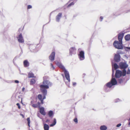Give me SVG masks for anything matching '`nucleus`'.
Instances as JSON below:
<instances>
[{"mask_svg": "<svg viewBox=\"0 0 130 130\" xmlns=\"http://www.w3.org/2000/svg\"><path fill=\"white\" fill-rule=\"evenodd\" d=\"M43 85H41L39 87L40 88L41 92L43 94V96L42 98V95L41 94H39L38 96V98L41 101V104H43V100L46 98L45 96L47 94V92L46 89L49 88V86H51L52 85V83L47 80L43 81Z\"/></svg>", "mask_w": 130, "mask_h": 130, "instance_id": "nucleus-1", "label": "nucleus"}, {"mask_svg": "<svg viewBox=\"0 0 130 130\" xmlns=\"http://www.w3.org/2000/svg\"><path fill=\"white\" fill-rule=\"evenodd\" d=\"M57 64L59 68L63 70L66 78L69 82H70V76L68 71L64 67L61 63L58 62Z\"/></svg>", "mask_w": 130, "mask_h": 130, "instance_id": "nucleus-2", "label": "nucleus"}, {"mask_svg": "<svg viewBox=\"0 0 130 130\" xmlns=\"http://www.w3.org/2000/svg\"><path fill=\"white\" fill-rule=\"evenodd\" d=\"M126 71L125 69L123 70L122 72L120 70H116L115 74V77L116 78H118L122 76H124L126 74Z\"/></svg>", "mask_w": 130, "mask_h": 130, "instance_id": "nucleus-3", "label": "nucleus"}, {"mask_svg": "<svg viewBox=\"0 0 130 130\" xmlns=\"http://www.w3.org/2000/svg\"><path fill=\"white\" fill-rule=\"evenodd\" d=\"M113 44L114 47L116 48L119 49H122L123 48L122 42L115 41Z\"/></svg>", "mask_w": 130, "mask_h": 130, "instance_id": "nucleus-4", "label": "nucleus"}, {"mask_svg": "<svg viewBox=\"0 0 130 130\" xmlns=\"http://www.w3.org/2000/svg\"><path fill=\"white\" fill-rule=\"evenodd\" d=\"M119 65L121 69L125 70L128 67V65L125 62H120L119 63Z\"/></svg>", "mask_w": 130, "mask_h": 130, "instance_id": "nucleus-5", "label": "nucleus"}, {"mask_svg": "<svg viewBox=\"0 0 130 130\" xmlns=\"http://www.w3.org/2000/svg\"><path fill=\"white\" fill-rule=\"evenodd\" d=\"M78 56L80 60H84L85 58L84 52L83 51L80 52Z\"/></svg>", "mask_w": 130, "mask_h": 130, "instance_id": "nucleus-6", "label": "nucleus"}, {"mask_svg": "<svg viewBox=\"0 0 130 130\" xmlns=\"http://www.w3.org/2000/svg\"><path fill=\"white\" fill-rule=\"evenodd\" d=\"M18 39V41L20 43L24 42V40L21 34H20L17 37Z\"/></svg>", "mask_w": 130, "mask_h": 130, "instance_id": "nucleus-7", "label": "nucleus"}, {"mask_svg": "<svg viewBox=\"0 0 130 130\" xmlns=\"http://www.w3.org/2000/svg\"><path fill=\"white\" fill-rule=\"evenodd\" d=\"M55 53L54 52H52L49 57V59L51 61H53L54 60Z\"/></svg>", "mask_w": 130, "mask_h": 130, "instance_id": "nucleus-8", "label": "nucleus"}, {"mask_svg": "<svg viewBox=\"0 0 130 130\" xmlns=\"http://www.w3.org/2000/svg\"><path fill=\"white\" fill-rule=\"evenodd\" d=\"M124 35V33H120L118 34V39L119 41L122 42V39Z\"/></svg>", "mask_w": 130, "mask_h": 130, "instance_id": "nucleus-9", "label": "nucleus"}, {"mask_svg": "<svg viewBox=\"0 0 130 130\" xmlns=\"http://www.w3.org/2000/svg\"><path fill=\"white\" fill-rule=\"evenodd\" d=\"M120 56L119 54H116L115 55L114 60L116 62H118L120 60Z\"/></svg>", "mask_w": 130, "mask_h": 130, "instance_id": "nucleus-10", "label": "nucleus"}, {"mask_svg": "<svg viewBox=\"0 0 130 130\" xmlns=\"http://www.w3.org/2000/svg\"><path fill=\"white\" fill-rule=\"evenodd\" d=\"M110 82L113 86L117 84V82L115 78H112Z\"/></svg>", "mask_w": 130, "mask_h": 130, "instance_id": "nucleus-11", "label": "nucleus"}, {"mask_svg": "<svg viewBox=\"0 0 130 130\" xmlns=\"http://www.w3.org/2000/svg\"><path fill=\"white\" fill-rule=\"evenodd\" d=\"M39 111L42 115H45L46 113L44 111V108L43 107H40L39 108Z\"/></svg>", "mask_w": 130, "mask_h": 130, "instance_id": "nucleus-12", "label": "nucleus"}, {"mask_svg": "<svg viewBox=\"0 0 130 130\" xmlns=\"http://www.w3.org/2000/svg\"><path fill=\"white\" fill-rule=\"evenodd\" d=\"M62 13H59L56 17V20L57 22H59L60 19L61 17Z\"/></svg>", "mask_w": 130, "mask_h": 130, "instance_id": "nucleus-13", "label": "nucleus"}, {"mask_svg": "<svg viewBox=\"0 0 130 130\" xmlns=\"http://www.w3.org/2000/svg\"><path fill=\"white\" fill-rule=\"evenodd\" d=\"M23 64L24 66L25 67H28L29 66V63L27 60L24 61Z\"/></svg>", "mask_w": 130, "mask_h": 130, "instance_id": "nucleus-14", "label": "nucleus"}, {"mask_svg": "<svg viewBox=\"0 0 130 130\" xmlns=\"http://www.w3.org/2000/svg\"><path fill=\"white\" fill-rule=\"evenodd\" d=\"M28 78H35L36 77L34 76V74L32 73H28Z\"/></svg>", "mask_w": 130, "mask_h": 130, "instance_id": "nucleus-15", "label": "nucleus"}, {"mask_svg": "<svg viewBox=\"0 0 130 130\" xmlns=\"http://www.w3.org/2000/svg\"><path fill=\"white\" fill-rule=\"evenodd\" d=\"M76 50L75 47H71L70 49V52L71 54L73 52Z\"/></svg>", "mask_w": 130, "mask_h": 130, "instance_id": "nucleus-16", "label": "nucleus"}, {"mask_svg": "<svg viewBox=\"0 0 130 130\" xmlns=\"http://www.w3.org/2000/svg\"><path fill=\"white\" fill-rule=\"evenodd\" d=\"M44 130H49V126L48 125L46 124L44 125Z\"/></svg>", "mask_w": 130, "mask_h": 130, "instance_id": "nucleus-17", "label": "nucleus"}, {"mask_svg": "<svg viewBox=\"0 0 130 130\" xmlns=\"http://www.w3.org/2000/svg\"><path fill=\"white\" fill-rule=\"evenodd\" d=\"M100 129L101 130H106L107 127L105 125H102L100 126Z\"/></svg>", "mask_w": 130, "mask_h": 130, "instance_id": "nucleus-18", "label": "nucleus"}, {"mask_svg": "<svg viewBox=\"0 0 130 130\" xmlns=\"http://www.w3.org/2000/svg\"><path fill=\"white\" fill-rule=\"evenodd\" d=\"M125 38L126 40L128 41L130 40V35L128 34L125 36Z\"/></svg>", "mask_w": 130, "mask_h": 130, "instance_id": "nucleus-19", "label": "nucleus"}, {"mask_svg": "<svg viewBox=\"0 0 130 130\" xmlns=\"http://www.w3.org/2000/svg\"><path fill=\"white\" fill-rule=\"evenodd\" d=\"M106 86L109 88H111L112 87V86H113V85H112V84L110 82L108 83H107L106 84Z\"/></svg>", "mask_w": 130, "mask_h": 130, "instance_id": "nucleus-20", "label": "nucleus"}, {"mask_svg": "<svg viewBox=\"0 0 130 130\" xmlns=\"http://www.w3.org/2000/svg\"><path fill=\"white\" fill-rule=\"evenodd\" d=\"M56 123V119L55 118L54 119L53 122L52 124H51L50 125V126L52 127L54 126L55 125V124Z\"/></svg>", "mask_w": 130, "mask_h": 130, "instance_id": "nucleus-21", "label": "nucleus"}, {"mask_svg": "<svg viewBox=\"0 0 130 130\" xmlns=\"http://www.w3.org/2000/svg\"><path fill=\"white\" fill-rule=\"evenodd\" d=\"M36 83V80L34 79H32L30 81V85H33L35 83Z\"/></svg>", "mask_w": 130, "mask_h": 130, "instance_id": "nucleus-22", "label": "nucleus"}, {"mask_svg": "<svg viewBox=\"0 0 130 130\" xmlns=\"http://www.w3.org/2000/svg\"><path fill=\"white\" fill-rule=\"evenodd\" d=\"M31 104H32V106L34 108H36L38 107V105L37 104H32L33 103V101H31Z\"/></svg>", "mask_w": 130, "mask_h": 130, "instance_id": "nucleus-23", "label": "nucleus"}, {"mask_svg": "<svg viewBox=\"0 0 130 130\" xmlns=\"http://www.w3.org/2000/svg\"><path fill=\"white\" fill-rule=\"evenodd\" d=\"M53 114V112L52 110H50L49 111L48 115L49 117H51L52 116Z\"/></svg>", "mask_w": 130, "mask_h": 130, "instance_id": "nucleus-24", "label": "nucleus"}, {"mask_svg": "<svg viewBox=\"0 0 130 130\" xmlns=\"http://www.w3.org/2000/svg\"><path fill=\"white\" fill-rule=\"evenodd\" d=\"M27 123L28 126L29 127H30V120L29 117L27 118Z\"/></svg>", "mask_w": 130, "mask_h": 130, "instance_id": "nucleus-25", "label": "nucleus"}, {"mask_svg": "<svg viewBox=\"0 0 130 130\" xmlns=\"http://www.w3.org/2000/svg\"><path fill=\"white\" fill-rule=\"evenodd\" d=\"M114 67L115 69H117L119 68V66L116 63L114 64Z\"/></svg>", "mask_w": 130, "mask_h": 130, "instance_id": "nucleus-26", "label": "nucleus"}, {"mask_svg": "<svg viewBox=\"0 0 130 130\" xmlns=\"http://www.w3.org/2000/svg\"><path fill=\"white\" fill-rule=\"evenodd\" d=\"M29 48L30 50H31L32 49V48H33V49L34 50L35 48V46L34 45H31L29 46Z\"/></svg>", "mask_w": 130, "mask_h": 130, "instance_id": "nucleus-27", "label": "nucleus"}, {"mask_svg": "<svg viewBox=\"0 0 130 130\" xmlns=\"http://www.w3.org/2000/svg\"><path fill=\"white\" fill-rule=\"evenodd\" d=\"M118 82L120 84H121L123 83V80L122 78H120L118 80Z\"/></svg>", "mask_w": 130, "mask_h": 130, "instance_id": "nucleus-28", "label": "nucleus"}, {"mask_svg": "<svg viewBox=\"0 0 130 130\" xmlns=\"http://www.w3.org/2000/svg\"><path fill=\"white\" fill-rule=\"evenodd\" d=\"M74 4V3L72 2L70 3V4H69L68 6V7H70L71 6L73 5Z\"/></svg>", "mask_w": 130, "mask_h": 130, "instance_id": "nucleus-29", "label": "nucleus"}, {"mask_svg": "<svg viewBox=\"0 0 130 130\" xmlns=\"http://www.w3.org/2000/svg\"><path fill=\"white\" fill-rule=\"evenodd\" d=\"M74 121L76 123H78V120L77 118H75L74 119Z\"/></svg>", "mask_w": 130, "mask_h": 130, "instance_id": "nucleus-30", "label": "nucleus"}, {"mask_svg": "<svg viewBox=\"0 0 130 130\" xmlns=\"http://www.w3.org/2000/svg\"><path fill=\"white\" fill-rule=\"evenodd\" d=\"M32 7V6L30 5H28L27 6V9H29L31 8Z\"/></svg>", "mask_w": 130, "mask_h": 130, "instance_id": "nucleus-31", "label": "nucleus"}, {"mask_svg": "<svg viewBox=\"0 0 130 130\" xmlns=\"http://www.w3.org/2000/svg\"><path fill=\"white\" fill-rule=\"evenodd\" d=\"M16 105L18 106L19 109H20L21 108V107L19 104V103H17Z\"/></svg>", "mask_w": 130, "mask_h": 130, "instance_id": "nucleus-32", "label": "nucleus"}, {"mask_svg": "<svg viewBox=\"0 0 130 130\" xmlns=\"http://www.w3.org/2000/svg\"><path fill=\"white\" fill-rule=\"evenodd\" d=\"M127 74H130V70L129 69L127 72Z\"/></svg>", "mask_w": 130, "mask_h": 130, "instance_id": "nucleus-33", "label": "nucleus"}, {"mask_svg": "<svg viewBox=\"0 0 130 130\" xmlns=\"http://www.w3.org/2000/svg\"><path fill=\"white\" fill-rule=\"evenodd\" d=\"M121 125V124L120 123H119V124H117V125L116 126L117 127H118L120 126Z\"/></svg>", "mask_w": 130, "mask_h": 130, "instance_id": "nucleus-34", "label": "nucleus"}, {"mask_svg": "<svg viewBox=\"0 0 130 130\" xmlns=\"http://www.w3.org/2000/svg\"><path fill=\"white\" fill-rule=\"evenodd\" d=\"M37 104L38 105V107L39 106V107H40V104H41V103H39V102H38V103Z\"/></svg>", "mask_w": 130, "mask_h": 130, "instance_id": "nucleus-35", "label": "nucleus"}, {"mask_svg": "<svg viewBox=\"0 0 130 130\" xmlns=\"http://www.w3.org/2000/svg\"><path fill=\"white\" fill-rule=\"evenodd\" d=\"M100 21H102L103 19V17H100Z\"/></svg>", "mask_w": 130, "mask_h": 130, "instance_id": "nucleus-36", "label": "nucleus"}, {"mask_svg": "<svg viewBox=\"0 0 130 130\" xmlns=\"http://www.w3.org/2000/svg\"><path fill=\"white\" fill-rule=\"evenodd\" d=\"M51 66H52V67L53 68V69L54 70V67L52 63L51 64Z\"/></svg>", "mask_w": 130, "mask_h": 130, "instance_id": "nucleus-37", "label": "nucleus"}, {"mask_svg": "<svg viewBox=\"0 0 130 130\" xmlns=\"http://www.w3.org/2000/svg\"><path fill=\"white\" fill-rule=\"evenodd\" d=\"M76 85V83L75 82H73V86H75Z\"/></svg>", "mask_w": 130, "mask_h": 130, "instance_id": "nucleus-38", "label": "nucleus"}, {"mask_svg": "<svg viewBox=\"0 0 130 130\" xmlns=\"http://www.w3.org/2000/svg\"><path fill=\"white\" fill-rule=\"evenodd\" d=\"M14 82L16 83H19V81L18 80H15L14 81Z\"/></svg>", "mask_w": 130, "mask_h": 130, "instance_id": "nucleus-39", "label": "nucleus"}, {"mask_svg": "<svg viewBox=\"0 0 130 130\" xmlns=\"http://www.w3.org/2000/svg\"><path fill=\"white\" fill-rule=\"evenodd\" d=\"M50 121L48 120H47L46 121V122H49Z\"/></svg>", "mask_w": 130, "mask_h": 130, "instance_id": "nucleus-40", "label": "nucleus"}, {"mask_svg": "<svg viewBox=\"0 0 130 130\" xmlns=\"http://www.w3.org/2000/svg\"><path fill=\"white\" fill-rule=\"evenodd\" d=\"M22 101V99H21V103H22V104H23Z\"/></svg>", "mask_w": 130, "mask_h": 130, "instance_id": "nucleus-41", "label": "nucleus"}, {"mask_svg": "<svg viewBox=\"0 0 130 130\" xmlns=\"http://www.w3.org/2000/svg\"><path fill=\"white\" fill-rule=\"evenodd\" d=\"M127 48L129 50H130V47H128Z\"/></svg>", "mask_w": 130, "mask_h": 130, "instance_id": "nucleus-42", "label": "nucleus"}, {"mask_svg": "<svg viewBox=\"0 0 130 130\" xmlns=\"http://www.w3.org/2000/svg\"><path fill=\"white\" fill-rule=\"evenodd\" d=\"M24 88H23V89H22V90H24Z\"/></svg>", "mask_w": 130, "mask_h": 130, "instance_id": "nucleus-43", "label": "nucleus"}]
</instances>
